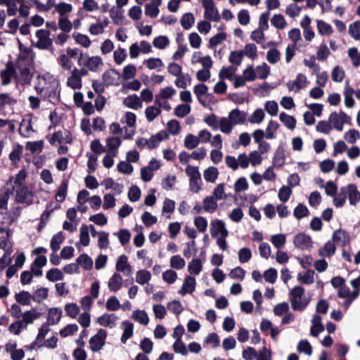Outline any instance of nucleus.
I'll use <instances>...</instances> for the list:
<instances>
[{
    "instance_id": "1",
    "label": "nucleus",
    "mask_w": 360,
    "mask_h": 360,
    "mask_svg": "<svg viewBox=\"0 0 360 360\" xmlns=\"http://www.w3.org/2000/svg\"><path fill=\"white\" fill-rule=\"evenodd\" d=\"M34 89L41 99L53 104L59 102V82L50 73L39 75L34 82Z\"/></svg>"
},
{
    "instance_id": "2",
    "label": "nucleus",
    "mask_w": 360,
    "mask_h": 360,
    "mask_svg": "<svg viewBox=\"0 0 360 360\" xmlns=\"http://www.w3.org/2000/svg\"><path fill=\"white\" fill-rule=\"evenodd\" d=\"M289 295L291 307L295 311L304 310L310 302V298L305 295L304 289L299 285L292 288Z\"/></svg>"
},
{
    "instance_id": "3",
    "label": "nucleus",
    "mask_w": 360,
    "mask_h": 360,
    "mask_svg": "<svg viewBox=\"0 0 360 360\" xmlns=\"http://www.w3.org/2000/svg\"><path fill=\"white\" fill-rule=\"evenodd\" d=\"M17 68L19 70L16 76L17 82L22 86L30 84L33 77L30 61L27 58L20 57L17 60Z\"/></svg>"
},
{
    "instance_id": "4",
    "label": "nucleus",
    "mask_w": 360,
    "mask_h": 360,
    "mask_svg": "<svg viewBox=\"0 0 360 360\" xmlns=\"http://www.w3.org/2000/svg\"><path fill=\"white\" fill-rule=\"evenodd\" d=\"M12 195L15 196V201L17 203L28 206L33 202L34 196L31 191L26 186H13Z\"/></svg>"
},
{
    "instance_id": "5",
    "label": "nucleus",
    "mask_w": 360,
    "mask_h": 360,
    "mask_svg": "<svg viewBox=\"0 0 360 360\" xmlns=\"http://www.w3.org/2000/svg\"><path fill=\"white\" fill-rule=\"evenodd\" d=\"M77 63L79 66H84L94 72L98 71L99 67L103 65V60L100 56H89L82 53H80Z\"/></svg>"
},
{
    "instance_id": "6",
    "label": "nucleus",
    "mask_w": 360,
    "mask_h": 360,
    "mask_svg": "<svg viewBox=\"0 0 360 360\" xmlns=\"http://www.w3.org/2000/svg\"><path fill=\"white\" fill-rule=\"evenodd\" d=\"M351 117L343 111L340 112H333L329 116V122L336 130L341 131L345 124L349 123Z\"/></svg>"
},
{
    "instance_id": "7",
    "label": "nucleus",
    "mask_w": 360,
    "mask_h": 360,
    "mask_svg": "<svg viewBox=\"0 0 360 360\" xmlns=\"http://www.w3.org/2000/svg\"><path fill=\"white\" fill-rule=\"evenodd\" d=\"M202 4L205 8V18L214 22L220 20L221 18L218 10L215 7L212 0H202Z\"/></svg>"
},
{
    "instance_id": "8",
    "label": "nucleus",
    "mask_w": 360,
    "mask_h": 360,
    "mask_svg": "<svg viewBox=\"0 0 360 360\" xmlns=\"http://www.w3.org/2000/svg\"><path fill=\"white\" fill-rule=\"evenodd\" d=\"M107 332L104 329H99L97 333L89 340L90 348L93 352L100 351L104 346Z\"/></svg>"
},
{
    "instance_id": "9",
    "label": "nucleus",
    "mask_w": 360,
    "mask_h": 360,
    "mask_svg": "<svg viewBox=\"0 0 360 360\" xmlns=\"http://www.w3.org/2000/svg\"><path fill=\"white\" fill-rule=\"evenodd\" d=\"M36 37L38 39L35 47L41 50L49 49L52 46L53 41L50 38V32L46 30H39L36 32Z\"/></svg>"
},
{
    "instance_id": "10",
    "label": "nucleus",
    "mask_w": 360,
    "mask_h": 360,
    "mask_svg": "<svg viewBox=\"0 0 360 360\" xmlns=\"http://www.w3.org/2000/svg\"><path fill=\"white\" fill-rule=\"evenodd\" d=\"M307 82V77L302 73H298L296 76V79L295 80L288 81L286 86L290 91H295V92H298L306 86Z\"/></svg>"
},
{
    "instance_id": "11",
    "label": "nucleus",
    "mask_w": 360,
    "mask_h": 360,
    "mask_svg": "<svg viewBox=\"0 0 360 360\" xmlns=\"http://www.w3.org/2000/svg\"><path fill=\"white\" fill-rule=\"evenodd\" d=\"M347 197H348L349 204L355 206L360 202V191L354 184H349L344 186Z\"/></svg>"
},
{
    "instance_id": "12",
    "label": "nucleus",
    "mask_w": 360,
    "mask_h": 360,
    "mask_svg": "<svg viewBox=\"0 0 360 360\" xmlns=\"http://www.w3.org/2000/svg\"><path fill=\"white\" fill-rule=\"evenodd\" d=\"M210 225V234L212 237H217L219 234H220L221 236H228L229 231L223 221L215 219L211 222Z\"/></svg>"
},
{
    "instance_id": "13",
    "label": "nucleus",
    "mask_w": 360,
    "mask_h": 360,
    "mask_svg": "<svg viewBox=\"0 0 360 360\" xmlns=\"http://www.w3.org/2000/svg\"><path fill=\"white\" fill-rule=\"evenodd\" d=\"M293 243L296 248L302 250H309L312 246L311 238L302 233L295 236Z\"/></svg>"
},
{
    "instance_id": "14",
    "label": "nucleus",
    "mask_w": 360,
    "mask_h": 360,
    "mask_svg": "<svg viewBox=\"0 0 360 360\" xmlns=\"http://www.w3.org/2000/svg\"><path fill=\"white\" fill-rule=\"evenodd\" d=\"M228 117L234 126L243 124L247 120L248 113L236 108L229 112Z\"/></svg>"
},
{
    "instance_id": "15",
    "label": "nucleus",
    "mask_w": 360,
    "mask_h": 360,
    "mask_svg": "<svg viewBox=\"0 0 360 360\" xmlns=\"http://www.w3.org/2000/svg\"><path fill=\"white\" fill-rule=\"evenodd\" d=\"M18 103V99L9 93L0 94V113L4 111L5 108L12 107Z\"/></svg>"
},
{
    "instance_id": "16",
    "label": "nucleus",
    "mask_w": 360,
    "mask_h": 360,
    "mask_svg": "<svg viewBox=\"0 0 360 360\" xmlns=\"http://www.w3.org/2000/svg\"><path fill=\"white\" fill-rule=\"evenodd\" d=\"M118 317L115 314L105 313L97 319V323L103 327L113 328Z\"/></svg>"
},
{
    "instance_id": "17",
    "label": "nucleus",
    "mask_w": 360,
    "mask_h": 360,
    "mask_svg": "<svg viewBox=\"0 0 360 360\" xmlns=\"http://www.w3.org/2000/svg\"><path fill=\"white\" fill-rule=\"evenodd\" d=\"M162 4V0H152L150 3L145 5V14L151 18H155L160 13L159 6Z\"/></svg>"
},
{
    "instance_id": "18",
    "label": "nucleus",
    "mask_w": 360,
    "mask_h": 360,
    "mask_svg": "<svg viewBox=\"0 0 360 360\" xmlns=\"http://www.w3.org/2000/svg\"><path fill=\"white\" fill-rule=\"evenodd\" d=\"M116 269L122 272L125 276H129L131 273V266L128 264L127 257L124 255H120L116 262Z\"/></svg>"
},
{
    "instance_id": "19",
    "label": "nucleus",
    "mask_w": 360,
    "mask_h": 360,
    "mask_svg": "<svg viewBox=\"0 0 360 360\" xmlns=\"http://www.w3.org/2000/svg\"><path fill=\"white\" fill-rule=\"evenodd\" d=\"M333 240L336 245L345 247L349 243V238L347 233L342 229L336 230L333 234Z\"/></svg>"
},
{
    "instance_id": "20",
    "label": "nucleus",
    "mask_w": 360,
    "mask_h": 360,
    "mask_svg": "<svg viewBox=\"0 0 360 360\" xmlns=\"http://www.w3.org/2000/svg\"><path fill=\"white\" fill-rule=\"evenodd\" d=\"M122 328L123 329V333L120 340L122 343L125 344L127 341L133 336L134 325L129 321H124L122 323Z\"/></svg>"
},
{
    "instance_id": "21",
    "label": "nucleus",
    "mask_w": 360,
    "mask_h": 360,
    "mask_svg": "<svg viewBox=\"0 0 360 360\" xmlns=\"http://www.w3.org/2000/svg\"><path fill=\"white\" fill-rule=\"evenodd\" d=\"M34 129L32 126V122L30 119H23L20 124L19 127V133L20 134L25 137L29 138L31 136L32 134L34 132Z\"/></svg>"
},
{
    "instance_id": "22",
    "label": "nucleus",
    "mask_w": 360,
    "mask_h": 360,
    "mask_svg": "<svg viewBox=\"0 0 360 360\" xmlns=\"http://www.w3.org/2000/svg\"><path fill=\"white\" fill-rule=\"evenodd\" d=\"M195 287V278L193 276H188L186 278L179 292L183 295L187 293H192Z\"/></svg>"
},
{
    "instance_id": "23",
    "label": "nucleus",
    "mask_w": 360,
    "mask_h": 360,
    "mask_svg": "<svg viewBox=\"0 0 360 360\" xmlns=\"http://www.w3.org/2000/svg\"><path fill=\"white\" fill-rule=\"evenodd\" d=\"M176 94V90L171 87L167 86L162 89L158 94L155 96V104H160V100H166L172 98Z\"/></svg>"
},
{
    "instance_id": "24",
    "label": "nucleus",
    "mask_w": 360,
    "mask_h": 360,
    "mask_svg": "<svg viewBox=\"0 0 360 360\" xmlns=\"http://www.w3.org/2000/svg\"><path fill=\"white\" fill-rule=\"evenodd\" d=\"M237 70V68L231 65L229 67H222L219 73V77L221 80H224L225 79L232 81L233 77L236 76V72Z\"/></svg>"
},
{
    "instance_id": "25",
    "label": "nucleus",
    "mask_w": 360,
    "mask_h": 360,
    "mask_svg": "<svg viewBox=\"0 0 360 360\" xmlns=\"http://www.w3.org/2000/svg\"><path fill=\"white\" fill-rule=\"evenodd\" d=\"M123 103L127 107L134 110H137L142 106V101L136 94L128 96Z\"/></svg>"
},
{
    "instance_id": "26",
    "label": "nucleus",
    "mask_w": 360,
    "mask_h": 360,
    "mask_svg": "<svg viewBox=\"0 0 360 360\" xmlns=\"http://www.w3.org/2000/svg\"><path fill=\"white\" fill-rule=\"evenodd\" d=\"M203 210L208 213H214L217 209V200L214 196L210 195L204 198L203 201Z\"/></svg>"
},
{
    "instance_id": "27",
    "label": "nucleus",
    "mask_w": 360,
    "mask_h": 360,
    "mask_svg": "<svg viewBox=\"0 0 360 360\" xmlns=\"http://www.w3.org/2000/svg\"><path fill=\"white\" fill-rule=\"evenodd\" d=\"M62 310L59 308H51L48 311L47 323L49 325L57 324L61 318Z\"/></svg>"
},
{
    "instance_id": "28",
    "label": "nucleus",
    "mask_w": 360,
    "mask_h": 360,
    "mask_svg": "<svg viewBox=\"0 0 360 360\" xmlns=\"http://www.w3.org/2000/svg\"><path fill=\"white\" fill-rule=\"evenodd\" d=\"M110 16L114 24L117 25H122L123 23V10L120 7L113 6L109 11Z\"/></svg>"
},
{
    "instance_id": "29",
    "label": "nucleus",
    "mask_w": 360,
    "mask_h": 360,
    "mask_svg": "<svg viewBox=\"0 0 360 360\" xmlns=\"http://www.w3.org/2000/svg\"><path fill=\"white\" fill-rule=\"evenodd\" d=\"M122 283V277L118 273H115L108 281V288L110 291L117 292L121 287Z\"/></svg>"
},
{
    "instance_id": "30",
    "label": "nucleus",
    "mask_w": 360,
    "mask_h": 360,
    "mask_svg": "<svg viewBox=\"0 0 360 360\" xmlns=\"http://www.w3.org/2000/svg\"><path fill=\"white\" fill-rule=\"evenodd\" d=\"M120 74L115 70H109L105 71L103 75V83L106 86L114 85Z\"/></svg>"
},
{
    "instance_id": "31",
    "label": "nucleus",
    "mask_w": 360,
    "mask_h": 360,
    "mask_svg": "<svg viewBox=\"0 0 360 360\" xmlns=\"http://www.w3.org/2000/svg\"><path fill=\"white\" fill-rule=\"evenodd\" d=\"M67 86L74 90L80 89L82 86V79L71 70V75L67 79Z\"/></svg>"
},
{
    "instance_id": "32",
    "label": "nucleus",
    "mask_w": 360,
    "mask_h": 360,
    "mask_svg": "<svg viewBox=\"0 0 360 360\" xmlns=\"http://www.w3.org/2000/svg\"><path fill=\"white\" fill-rule=\"evenodd\" d=\"M15 298L17 302L23 306H28L30 304L32 299V295L25 290L20 291L15 295Z\"/></svg>"
},
{
    "instance_id": "33",
    "label": "nucleus",
    "mask_w": 360,
    "mask_h": 360,
    "mask_svg": "<svg viewBox=\"0 0 360 360\" xmlns=\"http://www.w3.org/2000/svg\"><path fill=\"white\" fill-rule=\"evenodd\" d=\"M233 126L229 117L219 118V129L222 133L229 134L232 131Z\"/></svg>"
},
{
    "instance_id": "34",
    "label": "nucleus",
    "mask_w": 360,
    "mask_h": 360,
    "mask_svg": "<svg viewBox=\"0 0 360 360\" xmlns=\"http://www.w3.org/2000/svg\"><path fill=\"white\" fill-rule=\"evenodd\" d=\"M161 113V110L158 105L154 103V105L148 106L145 110V115L148 122H153Z\"/></svg>"
},
{
    "instance_id": "35",
    "label": "nucleus",
    "mask_w": 360,
    "mask_h": 360,
    "mask_svg": "<svg viewBox=\"0 0 360 360\" xmlns=\"http://www.w3.org/2000/svg\"><path fill=\"white\" fill-rule=\"evenodd\" d=\"M68 187V181L66 179H63L57 191L56 194V200L59 202H62L65 200V197L67 195Z\"/></svg>"
},
{
    "instance_id": "36",
    "label": "nucleus",
    "mask_w": 360,
    "mask_h": 360,
    "mask_svg": "<svg viewBox=\"0 0 360 360\" xmlns=\"http://www.w3.org/2000/svg\"><path fill=\"white\" fill-rule=\"evenodd\" d=\"M49 290L47 288H37L32 295V299L37 303H41L48 297Z\"/></svg>"
},
{
    "instance_id": "37",
    "label": "nucleus",
    "mask_w": 360,
    "mask_h": 360,
    "mask_svg": "<svg viewBox=\"0 0 360 360\" xmlns=\"http://www.w3.org/2000/svg\"><path fill=\"white\" fill-rule=\"evenodd\" d=\"M65 237L62 231L55 234L51 240V248L53 252H56L60 248V244L64 241Z\"/></svg>"
},
{
    "instance_id": "38",
    "label": "nucleus",
    "mask_w": 360,
    "mask_h": 360,
    "mask_svg": "<svg viewBox=\"0 0 360 360\" xmlns=\"http://www.w3.org/2000/svg\"><path fill=\"white\" fill-rule=\"evenodd\" d=\"M143 64L150 70L160 71L164 66L162 60L159 58H150L143 62Z\"/></svg>"
},
{
    "instance_id": "39",
    "label": "nucleus",
    "mask_w": 360,
    "mask_h": 360,
    "mask_svg": "<svg viewBox=\"0 0 360 360\" xmlns=\"http://www.w3.org/2000/svg\"><path fill=\"white\" fill-rule=\"evenodd\" d=\"M203 176L206 181L214 183L219 176V171L215 167H209L204 171Z\"/></svg>"
},
{
    "instance_id": "40",
    "label": "nucleus",
    "mask_w": 360,
    "mask_h": 360,
    "mask_svg": "<svg viewBox=\"0 0 360 360\" xmlns=\"http://www.w3.org/2000/svg\"><path fill=\"white\" fill-rule=\"evenodd\" d=\"M40 315L41 314L35 309H32L31 310L26 311L22 314V320H21V321H22V323H25L26 324H30L33 323L35 319H37Z\"/></svg>"
},
{
    "instance_id": "41",
    "label": "nucleus",
    "mask_w": 360,
    "mask_h": 360,
    "mask_svg": "<svg viewBox=\"0 0 360 360\" xmlns=\"http://www.w3.org/2000/svg\"><path fill=\"white\" fill-rule=\"evenodd\" d=\"M279 119L285 126L289 129H293L296 126V120L294 117L290 116L285 112H281L279 115Z\"/></svg>"
},
{
    "instance_id": "42",
    "label": "nucleus",
    "mask_w": 360,
    "mask_h": 360,
    "mask_svg": "<svg viewBox=\"0 0 360 360\" xmlns=\"http://www.w3.org/2000/svg\"><path fill=\"white\" fill-rule=\"evenodd\" d=\"M10 247L9 231L6 229L0 227V248L6 250Z\"/></svg>"
},
{
    "instance_id": "43",
    "label": "nucleus",
    "mask_w": 360,
    "mask_h": 360,
    "mask_svg": "<svg viewBox=\"0 0 360 360\" xmlns=\"http://www.w3.org/2000/svg\"><path fill=\"white\" fill-rule=\"evenodd\" d=\"M121 145V139L118 137H109L106 139V146L108 148V151L113 153V152H117V148Z\"/></svg>"
},
{
    "instance_id": "44",
    "label": "nucleus",
    "mask_w": 360,
    "mask_h": 360,
    "mask_svg": "<svg viewBox=\"0 0 360 360\" xmlns=\"http://www.w3.org/2000/svg\"><path fill=\"white\" fill-rule=\"evenodd\" d=\"M200 143V139L191 134L186 136L184 139V146L188 150L195 148Z\"/></svg>"
},
{
    "instance_id": "45",
    "label": "nucleus",
    "mask_w": 360,
    "mask_h": 360,
    "mask_svg": "<svg viewBox=\"0 0 360 360\" xmlns=\"http://www.w3.org/2000/svg\"><path fill=\"white\" fill-rule=\"evenodd\" d=\"M335 244L334 242L328 241L324 247L319 250V254L323 257H330L335 254Z\"/></svg>"
},
{
    "instance_id": "46",
    "label": "nucleus",
    "mask_w": 360,
    "mask_h": 360,
    "mask_svg": "<svg viewBox=\"0 0 360 360\" xmlns=\"http://www.w3.org/2000/svg\"><path fill=\"white\" fill-rule=\"evenodd\" d=\"M151 279V274L148 271L146 270H139L136 272V281L140 285H144L148 283Z\"/></svg>"
},
{
    "instance_id": "47",
    "label": "nucleus",
    "mask_w": 360,
    "mask_h": 360,
    "mask_svg": "<svg viewBox=\"0 0 360 360\" xmlns=\"http://www.w3.org/2000/svg\"><path fill=\"white\" fill-rule=\"evenodd\" d=\"M243 58V52L242 51H233L230 53L229 55V62L232 64V65H236L235 67L239 66Z\"/></svg>"
},
{
    "instance_id": "48",
    "label": "nucleus",
    "mask_w": 360,
    "mask_h": 360,
    "mask_svg": "<svg viewBox=\"0 0 360 360\" xmlns=\"http://www.w3.org/2000/svg\"><path fill=\"white\" fill-rule=\"evenodd\" d=\"M77 263L81 265L86 270H89L93 266V260L86 254L81 255L77 259Z\"/></svg>"
},
{
    "instance_id": "49",
    "label": "nucleus",
    "mask_w": 360,
    "mask_h": 360,
    "mask_svg": "<svg viewBox=\"0 0 360 360\" xmlns=\"http://www.w3.org/2000/svg\"><path fill=\"white\" fill-rule=\"evenodd\" d=\"M132 318L137 322L146 326L149 323V319L145 311L136 310L132 314Z\"/></svg>"
},
{
    "instance_id": "50",
    "label": "nucleus",
    "mask_w": 360,
    "mask_h": 360,
    "mask_svg": "<svg viewBox=\"0 0 360 360\" xmlns=\"http://www.w3.org/2000/svg\"><path fill=\"white\" fill-rule=\"evenodd\" d=\"M195 18L191 13H185L181 20V25L184 27V30H189L194 24Z\"/></svg>"
},
{
    "instance_id": "51",
    "label": "nucleus",
    "mask_w": 360,
    "mask_h": 360,
    "mask_svg": "<svg viewBox=\"0 0 360 360\" xmlns=\"http://www.w3.org/2000/svg\"><path fill=\"white\" fill-rule=\"evenodd\" d=\"M188 270L191 274L198 275L202 271V262L200 259H192L188 264Z\"/></svg>"
},
{
    "instance_id": "52",
    "label": "nucleus",
    "mask_w": 360,
    "mask_h": 360,
    "mask_svg": "<svg viewBox=\"0 0 360 360\" xmlns=\"http://www.w3.org/2000/svg\"><path fill=\"white\" fill-rule=\"evenodd\" d=\"M46 277L49 281L54 282L63 280V274L58 269H51L47 271Z\"/></svg>"
},
{
    "instance_id": "53",
    "label": "nucleus",
    "mask_w": 360,
    "mask_h": 360,
    "mask_svg": "<svg viewBox=\"0 0 360 360\" xmlns=\"http://www.w3.org/2000/svg\"><path fill=\"white\" fill-rule=\"evenodd\" d=\"M314 271L307 270L304 274L299 273L297 275L298 281L304 284H311L314 282Z\"/></svg>"
},
{
    "instance_id": "54",
    "label": "nucleus",
    "mask_w": 360,
    "mask_h": 360,
    "mask_svg": "<svg viewBox=\"0 0 360 360\" xmlns=\"http://www.w3.org/2000/svg\"><path fill=\"white\" fill-rule=\"evenodd\" d=\"M164 132H159L157 134L152 136L148 140H147V146L150 149L155 148L160 144V143L164 139Z\"/></svg>"
},
{
    "instance_id": "55",
    "label": "nucleus",
    "mask_w": 360,
    "mask_h": 360,
    "mask_svg": "<svg viewBox=\"0 0 360 360\" xmlns=\"http://www.w3.org/2000/svg\"><path fill=\"white\" fill-rule=\"evenodd\" d=\"M242 52H243V56L245 55L252 60H255L257 56V49L254 44H246L244 47V50L242 51Z\"/></svg>"
},
{
    "instance_id": "56",
    "label": "nucleus",
    "mask_w": 360,
    "mask_h": 360,
    "mask_svg": "<svg viewBox=\"0 0 360 360\" xmlns=\"http://www.w3.org/2000/svg\"><path fill=\"white\" fill-rule=\"evenodd\" d=\"M278 127L279 124L278 122L274 120H270L266 129V138L267 139H274L276 137L275 133L277 131Z\"/></svg>"
},
{
    "instance_id": "57",
    "label": "nucleus",
    "mask_w": 360,
    "mask_h": 360,
    "mask_svg": "<svg viewBox=\"0 0 360 360\" xmlns=\"http://www.w3.org/2000/svg\"><path fill=\"white\" fill-rule=\"evenodd\" d=\"M347 194L345 188L342 187L338 195H335L333 198V204L337 207L343 206L346 202Z\"/></svg>"
},
{
    "instance_id": "58",
    "label": "nucleus",
    "mask_w": 360,
    "mask_h": 360,
    "mask_svg": "<svg viewBox=\"0 0 360 360\" xmlns=\"http://www.w3.org/2000/svg\"><path fill=\"white\" fill-rule=\"evenodd\" d=\"M349 34L356 40H360V20H356L349 25Z\"/></svg>"
},
{
    "instance_id": "59",
    "label": "nucleus",
    "mask_w": 360,
    "mask_h": 360,
    "mask_svg": "<svg viewBox=\"0 0 360 360\" xmlns=\"http://www.w3.org/2000/svg\"><path fill=\"white\" fill-rule=\"evenodd\" d=\"M264 118V112L262 109L258 108L248 118V121L252 124H260Z\"/></svg>"
},
{
    "instance_id": "60",
    "label": "nucleus",
    "mask_w": 360,
    "mask_h": 360,
    "mask_svg": "<svg viewBox=\"0 0 360 360\" xmlns=\"http://www.w3.org/2000/svg\"><path fill=\"white\" fill-rule=\"evenodd\" d=\"M177 78L175 80V84L177 87L181 89H186L187 85L191 83V77L188 74H180L176 76Z\"/></svg>"
},
{
    "instance_id": "61",
    "label": "nucleus",
    "mask_w": 360,
    "mask_h": 360,
    "mask_svg": "<svg viewBox=\"0 0 360 360\" xmlns=\"http://www.w3.org/2000/svg\"><path fill=\"white\" fill-rule=\"evenodd\" d=\"M26 149L30 150L32 153L41 152L44 147V141L40 140L37 141H30L26 144Z\"/></svg>"
},
{
    "instance_id": "62",
    "label": "nucleus",
    "mask_w": 360,
    "mask_h": 360,
    "mask_svg": "<svg viewBox=\"0 0 360 360\" xmlns=\"http://www.w3.org/2000/svg\"><path fill=\"white\" fill-rule=\"evenodd\" d=\"M14 75V70L12 68H7L1 72V84L7 85L11 83V79Z\"/></svg>"
},
{
    "instance_id": "63",
    "label": "nucleus",
    "mask_w": 360,
    "mask_h": 360,
    "mask_svg": "<svg viewBox=\"0 0 360 360\" xmlns=\"http://www.w3.org/2000/svg\"><path fill=\"white\" fill-rule=\"evenodd\" d=\"M255 73L257 75V77L260 79H264L269 76L270 73V68L266 63H263L262 65H258L256 68Z\"/></svg>"
},
{
    "instance_id": "64",
    "label": "nucleus",
    "mask_w": 360,
    "mask_h": 360,
    "mask_svg": "<svg viewBox=\"0 0 360 360\" xmlns=\"http://www.w3.org/2000/svg\"><path fill=\"white\" fill-rule=\"evenodd\" d=\"M293 214L296 219H301L309 214L308 208L304 205L300 203L294 209Z\"/></svg>"
}]
</instances>
